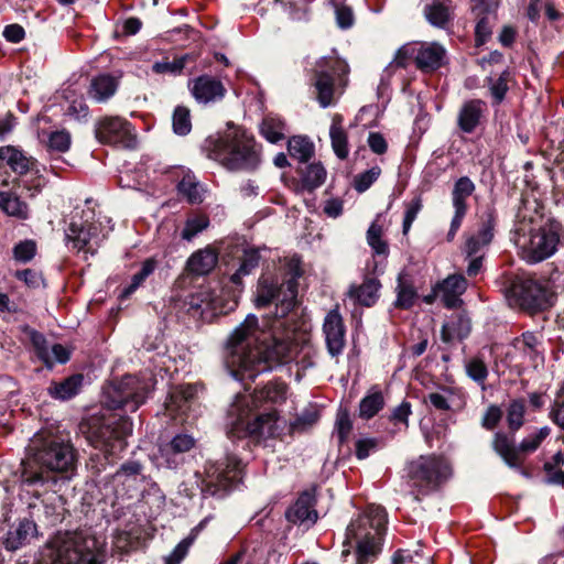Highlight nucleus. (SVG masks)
Segmentation results:
<instances>
[{
	"mask_svg": "<svg viewBox=\"0 0 564 564\" xmlns=\"http://www.w3.org/2000/svg\"><path fill=\"white\" fill-rule=\"evenodd\" d=\"M50 564H100L104 542L84 532H59L47 544Z\"/></svg>",
	"mask_w": 564,
	"mask_h": 564,
	"instance_id": "obj_5",
	"label": "nucleus"
},
{
	"mask_svg": "<svg viewBox=\"0 0 564 564\" xmlns=\"http://www.w3.org/2000/svg\"><path fill=\"white\" fill-rule=\"evenodd\" d=\"M187 55L174 58L173 61L156 62L152 66V70L156 74H181L185 67Z\"/></svg>",
	"mask_w": 564,
	"mask_h": 564,
	"instance_id": "obj_55",
	"label": "nucleus"
},
{
	"mask_svg": "<svg viewBox=\"0 0 564 564\" xmlns=\"http://www.w3.org/2000/svg\"><path fill=\"white\" fill-rule=\"evenodd\" d=\"M84 381L83 375H73L61 382H52L47 389L48 394L57 400H68L75 397Z\"/></svg>",
	"mask_w": 564,
	"mask_h": 564,
	"instance_id": "obj_32",
	"label": "nucleus"
},
{
	"mask_svg": "<svg viewBox=\"0 0 564 564\" xmlns=\"http://www.w3.org/2000/svg\"><path fill=\"white\" fill-rule=\"evenodd\" d=\"M189 85L194 98L202 104L220 100L226 94L221 80L209 75L199 76L192 80Z\"/></svg>",
	"mask_w": 564,
	"mask_h": 564,
	"instance_id": "obj_24",
	"label": "nucleus"
},
{
	"mask_svg": "<svg viewBox=\"0 0 564 564\" xmlns=\"http://www.w3.org/2000/svg\"><path fill=\"white\" fill-rule=\"evenodd\" d=\"M142 471V465L139 462L130 460L120 466L113 475V481L124 482L126 480H135Z\"/></svg>",
	"mask_w": 564,
	"mask_h": 564,
	"instance_id": "obj_56",
	"label": "nucleus"
},
{
	"mask_svg": "<svg viewBox=\"0 0 564 564\" xmlns=\"http://www.w3.org/2000/svg\"><path fill=\"white\" fill-rule=\"evenodd\" d=\"M95 133L96 138L101 143L126 149H132L137 143L131 123L118 116L104 117L99 119L96 123Z\"/></svg>",
	"mask_w": 564,
	"mask_h": 564,
	"instance_id": "obj_13",
	"label": "nucleus"
},
{
	"mask_svg": "<svg viewBox=\"0 0 564 564\" xmlns=\"http://www.w3.org/2000/svg\"><path fill=\"white\" fill-rule=\"evenodd\" d=\"M249 415L248 402L245 397L237 395L228 410V434L230 437L250 436L256 441L278 438L286 427L285 420L278 416L275 411L258 415L252 422L247 421Z\"/></svg>",
	"mask_w": 564,
	"mask_h": 564,
	"instance_id": "obj_7",
	"label": "nucleus"
},
{
	"mask_svg": "<svg viewBox=\"0 0 564 564\" xmlns=\"http://www.w3.org/2000/svg\"><path fill=\"white\" fill-rule=\"evenodd\" d=\"M509 72L505 70L497 78L488 77L486 79L487 86L492 97V105H500L503 101L506 94L509 89Z\"/></svg>",
	"mask_w": 564,
	"mask_h": 564,
	"instance_id": "obj_44",
	"label": "nucleus"
},
{
	"mask_svg": "<svg viewBox=\"0 0 564 564\" xmlns=\"http://www.w3.org/2000/svg\"><path fill=\"white\" fill-rule=\"evenodd\" d=\"M494 238V221L488 219L481 226L476 235L470 236L465 243L464 252L467 258L480 254L481 250L488 246Z\"/></svg>",
	"mask_w": 564,
	"mask_h": 564,
	"instance_id": "obj_30",
	"label": "nucleus"
},
{
	"mask_svg": "<svg viewBox=\"0 0 564 564\" xmlns=\"http://www.w3.org/2000/svg\"><path fill=\"white\" fill-rule=\"evenodd\" d=\"M209 225V220L204 215H196L193 217L187 218L185 226L182 230V238L189 241L192 240L196 235L202 232L204 229H206Z\"/></svg>",
	"mask_w": 564,
	"mask_h": 564,
	"instance_id": "obj_51",
	"label": "nucleus"
},
{
	"mask_svg": "<svg viewBox=\"0 0 564 564\" xmlns=\"http://www.w3.org/2000/svg\"><path fill=\"white\" fill-rule=\"evenodd\" d=\"M382 236V227L373 221L367 231V241L368 245L372 248L376 254L387 256L389 252L388 245L381 238Z\"/></svg>",
	"mask_w": 564,
	"mask_h": 564,
	"instance_id": "obj_49",
	"label": "nucleus"
},
{
	"mask_svg": "<svg viewBox=\"0 0 564 564\" xmlns=\"http://www.w3.org/2000/svg\"><path fill=\"white\" fill-rule=\"evenodd\" d=\"M30 452V458L24 464L21 476L24 484H44L47 480L44 469L55 473L75 469L76 453L73 445L57 435H36Z\"/></svg>",
	"mask_w": 564,
	"mask_h": 564,
	"instance_id": "obj_3",
	"label": "nucleus"
},
{
	"mask_svg": "<svg viewBox=\"0 0 564 564\" xmlns=\"http://www.w3.org/2000/svg\"><path fill=\"white\" fill-rule=\"evenodd\" d=\"M284 322L274 318L270 325L259 327L257 316L249 314L237 326L227 341L225 365L239 381L253 380L274 365L295 360L297 344L289 334H280Z\"/></svg>",
	"mask_w": 564,
	"mask_h": 564,
	"instance_id": "obj_1",
	"label": "nucleus"
},
{
	"mask_svg": "<svg viewBox=\"0 0 564 564\" xmlns=\"http://www.w3.org/2000/svg\"><path fill=\"white\" fill-rule=\"evenodd\" d=\"M212 158L229 171H256L262 161V148L241 128H230L214 143Z\"/></svg>",
	"mask_w": 564,
	"mask_h": 564,
	"instance_id": "obj_4",
	"label": "nucleus"
},
{
	"mask_svg": "<svg viewBox=\"0 0 564 564\" xmlns=\"http://www.w3.org/2000/svg\"><path fill=\"white\" fill-rule=\"evenodd\" d=\"M467 376L479 384H484L488 377V369L484 360L478 357L469 359L465 365Z\"/></svg>",
	"mask_w": 564,
	"mask_h": 564,
	"instance_id": "obj_53",
	"label": "nucleus"
},
{
	"mask_svg": "<svg viewBox=\"0 0 564 564\" xmlns=\"http://www.w3.org/2000/svg\"><path fill=\"white\" fill-rule=\"evenodd\" d=\"M259 260L260 256L258 251H245L239 269L231 275V281L235 284H240L242 276L248 275L254 268L258 267Z\"/></svg>",
	"mask_w": 564,
	"mask_h": 564,
	"instance_id": "obj_46",
	"label": "nucleus"
},
{
	"mask_svg": "<svg viewBox=\"0 0 564 564\" xmlns=\"http://www.w3.org/2000/svg\"><path fill=\"white\" fill-rule=\"evenodd\" d=\"M151 389V379L124 376L105 391V404L108 408L100 415H93L80 425V431L95 448L106 457H116L127 446L126 438L132 433L129 417L111 412L120 408L135 411L143 404Z\"/></svg>",
	"mask_w": 564,
	"mask_h": 564,
	"instance_id": "obj_2",
	"label": "nucleus"
},
{
	"mask_svg": "<svg viewBox=\"0 0 564 564\" xmlns=\"http://www.w3.org/2000/svg\"><path fill=\"white\" fill-rule=\"evenodd\" d=\"M384 406V397L381 390L375 386L369 389L367 394L360 400L359 416L364 420L372 419Z\"/></svg>",
	"mask_w": 564,
	"mask_h": 564,
	"instance_id": "obj_34",
	"label": "nucleus"
},
{
	"mask_svg": "<svg viewBox=\"0 0 564 564\" xmlns=\"http://www.w3.org/2000/svg\"><path fill=\"white\" fill-rule=\"evenodd\" d=\"M348 73V65L335 57H323L316 63L312 85L321 107L326 108L334 101V78Z\"/></svg>",
	"mask_w": 564,
	"mask_h": 564,
	"instance_id": "obj_12",
	"label": "nucleus"
},
{
	"mask_svg": "<svg viewBox=\"0 0 564 564\" xmlns=\"http://www.w3.org/2000/svg\"><path fill=\"white\" fill-rule=\"evenodd\" d=\"M422 208V199L421 197L413 198L409 204H406L405 213H404V219L402 225V231L404 235H406L417 217V214L420 213Z\"/></svg>",
	"mask_w": 564,
	"mask_h": 564,
	"instance_id": "obj_59",
	"label": "nucleus"
},
{
	"mask_svg": "<svg viewBox=\"0 0 564 564\" xmlns=\"http://www.w3.org/2000/svg\"><path fill=\"white\" fill-rule=\"evenodd\" d=\"M192 129L189 110L178 106L173 113V131L178 135H186Z\"/></svg>",
	"mask_w": 564,
	"mask_h": 564,
	"instance_id": "obj_52",
	"label": "nucleus"
},
{
	"mask_svg": "<svg viewBox=\"0 0 564 564\" xmlns=\"http://www.w3.org/2000/svg\"><path fill=\"white\" fill-rule=\"evenodd\" d=\"M37 536V525L31 519H21L12 524L3 540V545L8 551H17L30 544Z\"/></svg>",
	"mask_w": 564,
	"mask_h": 564,
	"instance_id": "obj_21",
	"label": "nucleus"
},
{
	"mask_svg": "<svg viewBox=\"0 0 564 564\" xmlns=\"http://www.w3.org/2000/svg\"><path fill=\"white\" fill-rule=\"evenodd\" d=\"M550 435V429L543 426L521 441L518 447L503 433H496L492 440L494 451L510 468H520L522 455L535 452L541 443Z\"/></svg>",
	"mask_w": 564,
	"mask_h": 564,
	"instance_id": "obj_11",
	"label": "nucleus"
},
{
	"mask_svg": "<svg viewBox=\"0 0 564 564\" xmlns=\"http://www.w3.org/2000/svg\"><path fill=\"white\" fill-rule=\"evenodd\" d=\"M196 391V387L192 384L177 387L165 402L166 410L172 415L184 413L188 409V404L194 399Z\"/></svg>",
	"mask_w": 564,
	"mask_h": 564,
	"instance_id": "obj_29",
	"label": "nucleus"
},
{
	"mask_svg": "<svg viewBox=\"0 0 564 564\" xmlns=\"http://www.w3.org/2000/svg\"><path fill=\"white\" fill-rule=\"evenodd\" d=\"M397 299L394 306L398 308L408 310L413 306L417 296L416 290L406 274L400 273L395 288Z\"/></svg>",
	"mask_w": 564,
	"mask_h": 564,
	"instance_id": "obj_38",
	"label": "nucleus"
},
{
	"mask_svg": "<svg viewBox=\"0 0 564 564\" xmlns=\"http://www.w3.org/2000/svg\"><path fill=\"white\" fill-rule=\"evenodd\" d=\"M262 137L271 143H278L285 138L284 121L272 115H268L260 126Z\"/></svg>",
	"mask_w": 564,
	"mask_h": 564,
	"instance_id": "obj_40",
	"label": "nucleus"
},
{
	"mask_svg": "<svg viewBox=\"0 0 564 564\" xmlns=\"http://www.w3.org/2000/svg\"><path fill=\"white\" fill-rule=\"evenodd\" d=\"M380 283L376 279H367L359 286L349 290V296L364 306H371L379 296Z\"/></svg>",
	"mask_w": 564,
	"mask_h": 564,
	"instance_id": "obj_36",
	"label": "nucleus"
},
{
	"mask_svg": "<svg viewBox=\"0 0 564 564\" xmlns=\"http://www.w3.org/2000/svg\"><path fill=\"white\" fill-rule=\"evenodd\" d=\"M217 260V254L212 249H202L189 257L187 269L191 273L204 275L215 268Z\"/></svg>",
	"mask_w": 564,
	"mask_h": 564,
	"instance_id": "obj_33",
	"label": "nucleus"
},
{
	"mask_svg": "<svg viewBox=\"0 0 564 564\" xmlns=\"http://www.w3.org/2000/svg\"><path fill=\"white\" fill-rule=\"evenodd\" d=\"M196 444L195 438L187 434V433H181L176 434L171 442L163 448V451L166 453H173V454H183L188 451H191Z\"/></svg>",
	"mask_w": 564,
	"mask_h": 564,
	"instance_id": "obj_50",
	"label": "nucleus"
},
{
	"mask_svg": "<svg viewBox=\"0 0 564 564\" xmlns=\"http://www.w3.org/2000/svg\"><path fill=\"white\" fill-rule=\"evenodd\" d=\"M473 13L477 19L475 26L476 45H482L490 37L492 26L496 24V6L490 0H475Z\"/></svg>",
	"mask_w": 564,
	"mask_h": 564,
	"instance_id": "obj_19",
	"label": "nucleus"
},
{
	"mask_svg": "<svg viewBox=\"0 0 564 564\" xmlns=\"http://www.w3.org/2000/svg\"><path fill=\"white\" fill-rule=\"evenodd\" d=\"M381 173L380 167L375 166L368 171H365L355 176L354 187L357 192L364 193L366 192L379 177Z\"/></svg>",
	"mask_w": 564,
	"mask_h": 564,
	"instance_id": "obj_57",
	"label": "nucleus"
},
{
	"mask_svg": "<svg viewBox=\"0 0 564 564\" xmlns=\"http://www.w3.org/2000/svg\"><path fill=\"white\" fill-rule=\"evenodd\" d=\"M155 268L156 261L152 258L147 259L142 263L140 271L132 276L131 283L122 291V296L131 295L154 272Z\"/></svg>",
	"mask_w": 564,
	"mask_h": 564,
	"instance_id": "obj_45",
	"label": "nucleus"
},
{
	"mask_svg": "<svg viewBox=\"0 0 564 564\" xmlns=\"http://www.w3.org/2000/svg\"><path fill=\"white\" fill-rule=\"evenodd\" d=\"M550 415L555 424L564 429V382L556 394Z\"/></svg>",
	"mask_w": 564,
	"mask_h": 564,
	"instance_id": "obj_61",
	"label": "nucleus"
},
{
	"mask_svg": "<svg viewBox=\"0 0 564 564\" xmlns=\"http://www.w3.org/2000/svg\"><path fill=\"white\" fill-rule=\"evenodd\" d=\"M323 334L328 352L333 357L340 355L346 345V326L338 308H333L326 314Z\"/></svg>",
	"mask_w": 564,
	"mask_h": 564,
	"instance_id": "obj_16",
	"label": "nucleus"
},
{
	"mask_svg": "<svg viewBox=\"0 0 564 564\" xmlns=\"http://www.w3.org/2000/svg\"><path fill=\"white\" fill-rule=\"evenodd\" d=\"M326 175V170L321 163L308 164L301 172V188L313 192L324 184Z\"/></svg>",
	"mask_w": 564,
	"mask_h": 564,
	"instance_id": "obj_39",
	"label": "nucleus"
},
{
	"mask_svg": "<svg viewBox=\"0 0 564 564\" xmlns=\"http://www.w3.org/2000/svg\"><path fill=\"white\" fill-rule=\"evenodd\" d=\"M289 295L284 296L280 300L281 289H275L273 285L271 286H262L257 296V305L265 306L269 305L274 300L281 302L280 307H276V317L282 318L286 315V313L294 306V301L296 297V284L294 280L288 281L285 284Z\"/></svg>",
	"mask_w": 564,
	"mask_h": 564,
	"instance_id": "obj_23",
	"label": "nucleus"
},
{
	"mask_svg": "<svg viewBox=\"0 0 564 564\" xmlns=\"http://www.w3.org/2000/svg\"><path fill=\"white\" fill-rule=\"evenodd\" d=\"M411 413V403L408 401H403L401 404L393 409L390 415V421L393 422L394 424L402 423L406 427L408 420Z\"/></svg>",
	"mask_w": 564,
	"mask_h": 564,
	"instance_id": "obj_64",
	"label": "nucleus"
},
{
	"mask_svg": "<svg viewBox=\"0 0 564 564\" xmlns=\"http://www.w3.org/2000/svg\"><path fill=\"white\" fill-rule=\"evenodd\" d=\"M486 111L487 105L484 100L471 99L465 101L457 116L459 129L465 133H473L480 124Z\"/></svg>",
	"mask_w": 564,
	"mask_h": 564,
	"instance_id": "obj_26",
	"label": "nucleus"
},
{
	"mask_svg": "<svg viewBox=\"0 0 564 564\" xmlns=\"http://www.w3.org/2000/svg\"><path fill=\"white\" fill-rule=\"evenodd\" d=\"M289 154L300 162H307L314 153L313 143L304 137H293L288 142Z\"/></svg>",
	"mask_w": 564,
	"mask_h": 564,
	"instance_id": "obj_42",
	"label": "nucleus"
},
{
	"mask_svg": "<svg viewBox=\"0 0 564 564\" xmlns=\"http://www.w3.org/2000/svg\"><path fill=\"white\" fill-rule=\"evenodd\" d=\"M99 226L97 224H88L86 226L72 223L66 229L65 236L72 248L77 251L90 252L94 254L100 242Z\"/></svg>",
	"mask_w": 564,
	"mask_h": 564,
	"instance_id": "obj_18",
	"label": "nucleus"
},
{
	"mask_svg": "<svg viewBox=\"0 0 564 564\" xmlns=\"http://www.w3.org/2000/svg\"><path fill=\"white\" fill-rule=\"evenodd\" d=\"M412 486L420 492L435 490L451 475V467L445 458L436 455L420 456L410 462L406 467Z\"/></svg>",
	"mask_w": 564,
	"mask_h": 564,
	"instance_id": "obj_10",
	"label": "nucleus"
},
{
	"mask_svg": "<svg viewBox=\"0 0 564 564\" xmlns=\"http://www.w3.org/2000/svg\"><path fill=\"white\" fill-rule=\"evenodd\" d=\"M447 51L438 42H416L415 66L423 73L440 69L446 64Z\"/></svg>",
	"mask_w": 564,
	"mask_h": 564,
	"instance_id": "obj_17",
	"label": "nucleus"
},
{
	"mask_svg": "<svg viewBox=\"0 0 564 564\" xmlns=\"http://www.w3.org/2000/svg\"><path fill=\"white\" fill-rule=\"evenodd\" d=\"M195 539L194 534L183 539L173 550L171 555L166 558L165 564H180L181 561L185 557L188 552L189 546L192 545Z\"/></svg>",
	"mask_w": 564,
	"mask_h": 564,
	"instance_id": "obj_60",
	"label": "nucleus"
},
{
	"mask_svg": "<svg viewBox=\"0 0 564 564\" xmlns=\"http://www.w3.org/2000/svg\"><path fill=\"white\" fill-rule=\"evenodd\" d=\"M562 226L552 220L530 229L521 242V254L528 263H539L552 257L561 243Z\"/></svg>",
	"mask_w": 564,
	"mask_h": 564,
	"instance_id": "obj_9",
	"label": "nucleus"
},
{
	"mask_svg": "<svg viewBox=\"0 0 564 564\" xmlns=\"http://www.w3.org/2000/svg\"><path fill=\"white\" fill-rule=\"evenodd\" d=\"M524 403L520 400H514L510 403L507 413L508 426L511 431H518L523 424Z\"/></svg>",
	"mask_w": 564,
	"mask_h": 564,
	"instance_id": "obj_54",
	"label": "nucleus"
},
{
	"mask_svg": "<svg viewBox=\"0 0 564 564\" xmlns=\"http://www.w3.org/2000/svg\"><path fill=\"white\" fill-rule=\"evenodd\" d=\"M386 524V510L371 505L347 527L345 544L356 542L358 564H366L378 555Z\"/></svg>",
	"mask_w": 564,
	"mask_h": 564,
	"instance_id": "obj_6",
	"label": "nucleus"
},
{
	"mask_svg": "<svg viewBox=\"0 0 564 564\" xmlns=\"http://www.w3.org/2000/svg\"><path fill=\"white\" fill-rule=\"evenodd\" d=\"M467 289V280L462 274H452L434 286V293L441 294L444 305L448 308L462 304L460 296Z\"/></svg>",
	"mask_w": 564,
	"mask_h": 564,
	"instance_id": "obj_25",
	"label": "nucleus"
},
{
	"mask_svg": "<svg viewBox=\"0 0 564 564\" xmlns=\"http://www.w3.org/2000/svg\"><path fill=\"white\" fill-rule=\"evenodd\" d=\"M30 338L37 358L47 368H52L56 362L65 364L68 361L69 350L63 345L54 344L50 346L45 337L35 330L31 333Z\"/></svg>",
	"mask_w": 564,
	"mask_h": 564,
	"instance_id": "obj_20",
	"label": "nucleus"
},
{
	"mask_svg": "<svg viewBox=\"0 0 564 564\" xmlns=\"http://www.w3.org/2000/svg\"><path fill=\"white\" fill-rule=\"evenodd\" d=\"M335 14L340 29H349L354 24V14L349 7L335 4Z\"/></svg>",
	"mask_w": 564,
	"mask_h": 564,
	"instance_id": "obj_63",
	"label": "nucleus"
},
{
	"mask_svg": "<svg viewBox=\"0 0 564 564\" xmlns=\"http://www.w3.org/2000/svg\"><path fill=\"white\" fill-rule=\"evenodd\" d=\"M416 42L402 45L394 54L392 62L387 69L405 68L413 61L415 63Z\"/></svg>",
	"mask_w": 564,
	"mask_h": 564,
	"instance_id": "obj_47",
	"label": "nucleus"
},
{
	"mask_svg": "<svg viewBox=\"0 0 564 564\" xmlns=\"http://www.w3.org/2000/svg\"><path fill=\"white\" fill-rule=\"evenodd\" d=\"M315 495L313 491H303L297 500L286 510V519L294 524L312 525L317 520L314 509Z\"/></svg>",
	"mask_w": 564,
	"mask_h": 564,
	"instance_id": "obj_22",
	"label": "nucleus"
},
{
	"mask_svg": "<svg viewBox=\"0 0 564 564\" xmlns=\"http://www.w3.org/2000/svg\"><path fill=\"white\" fill-rule=\"evenodd\" d=\"M180 193L186 197L191 204H199L203 202V188L196 181L195 176L187 173L183 176L177 186Z\"/></svg>",
	"mask_w": 564,
	"mask_h": 564,
	"instance_id": "obj_43",
	"label": "nucleus"
},
{
	"mask_svg": "<svg viewBox=\"0 0 564 564\" xmlns=\"http://www.w3.org/2000/svg\"><path fill=\"white\" fill-rule=\"evenodd\" d=\"M0 209L7 216L18 219H28L29 217L28 204L12 192H0Z\"/></svg>",
	"mask_w": 564,
	"mask_h": 564,
	"instance_id": "obj_35",
	"label": "nucleus"
},
{
	"mask_svg": "<svg viewBox=\"0 0 564 564\" xmlns=\"http://www.w3.org/2000/svg\"><path fill=\"white\" fill-rule=\"evenodd\" d=\"M516 303L524 311H543L550 305V293L545 286L532 279H523L511 288Z\"/></svg>",
	"mask_w": 564,
	"mask_h": 564,
	"instance_id": "obj_14",
	"label": "nucleus"
},
{
	"mask_svg": "<svg viewBox=\"0 0 564 564\" xmlns=\"http://www.w3.org/2000/svg\"><path fill=\"white\" fill-rule=\"evenodd\" d=\"M424 14L426 20L433 26L444 29L452 20L453 11L449 4L443 1L433 0L430 4L425 6Z\"/></svg>",
	"mask_w": 564,
	"mask_h": 564,
	"instance_id": "obj_37",
	"label": "nucleus"
},
{
	"mask_svg": "<svg viewBox=\"0 0 564 564\" xmlns=\"http://www.w3.org/2000/svg\"><path fill=\"white\" fill-rule=\"evenodd\" d=\"M285 393L286 386L284 383L270 382L257 392L256 399L278 403L285 399Z\"/></svg>",
	"mask_w": 564,
	"mask_h": 564,
	"instance_id": "obj_48",
	"label": "nucleus"
},
{
	"mask_svg": "<svg viewBox=\"0 0 564 564\" xmlns=\"http://www.w3.org/2000/svg\"><path fill=\"white\" fill-rule=\"evenodd\" d=\"M429 401L442 411H458L465 405L462 393L452 388H442L440 392L430 393Z\"/></svg>",
	"mask_w": 564,
	"mask_h": 564,
	"instance_id": "obj_27",
	"label": "nucleus"
},
{
	"mask_svg": "<svg viewBox=\"0 0 564 564\" xmlns=\"http://www.w3.org/2000/svg\"><path fill=\"white\" fill-rule=\"evenodd\" d=\"M241 462L235 456H227L225 459L208 463L204 478L196 474L197 486L204 496L224 497L241 480Z\"/></svg>",
	"mask_w": 564,
	"mask_h": 564,
	"instance_id": "obj_8",
	"label": "nucleus"
},
{
	"mask_svg": "<svg viewBox=\"0 0 564 564\" xmlns=\"http://www.w3.org/2000/svg\"><path fill=\"white\" fill-rule=\"evenodd\" d=\"M343 116L335 113L332 118V124L329 128L332 149L340 160L347 159L349 154L348 137L343 127Z\"/></svg>",
	"mask_w": 564,
	"mask_h": 564,
	"instance_id": "obj_28",
	"label": "nucleus"
},
{
	"mask_svg": "<svg viewBox=\"0 0 564 564\" xmlns=\"http://www.w3.org/2000/svg\"><path fill=\"white\" fill-rule=\"evenodd\" d=\"M475 184L468 176L459 177L452 191V204L454 207V216L451 221V227L447 232V240L452 241L456 232L460 228L462 221L467 214L468 205L467 199L475 192Z\"/></svg>",
	"mask_w": 564,
	"mask_h": 564,
	"instance_id": "obj_15",
	"label": "nucleus"
},
{
	"mask_svg": "<svg viewBox=\"0 0 564 564\" xmlns=\"http://www.w3.org/2000/svg\"><path fill=\"white\" fill-rule=\"evenodd\" d=\"M117 88L118 80L111 75L104 74L91 79L88 95L93 100L104 102L115 95Z\"/></svg>",
	"mask_w": 564,
	"mask_h": 564,
	"instance_id": "obj_31",
	"label": "nucleus"
},
{
	"mask_svg": "<svg viewBox=\"0 0 564 564\" xmlns=\"http://www.w3.org/2000/svg\"><path fill=\"white\" fill-rule=\"evenodd\" d=\"M0 159L6 161L13 172L19 174H25L31 165L30 159L13 147L0 148Z\"/></svg>",
	"mask_w": 564,
	"mask_h": 564,
	"instance_id": "obj_41",
	"label": "nucleus"
},
{
	"mask_svg": "<svg viewBox=\"0 0 564 564\" xmlns=\"http://www.w3.org/2000/svg\"><path fill=\"white\" fill-rule=\"evenodd\" d=\"M70 147V134L65 131H54L48 138V148L52 151L66 152Z\"/></svg>",
	"mask_w": 564,
	"mask_h": 564,
	"instance_id": "obj_58",
	"label": "nucleus"
},
{
	"mask_svg": "<svg viewBox=\"0 0 564 564\" xmlns=\"http://www.w3.org/2000/svg\"><path fill=\"white\" fill-rule=\"evenodd\" d=\"M36 251L35 242L32 240H25L18 243L13 249L14 259L21 262L30 261Z\"/></svg>",
	"mask_w": 564,
	"mask_h": 564,
	"instance_id": "obj_62",
	"label": "nucleus"
}]
</instances>
